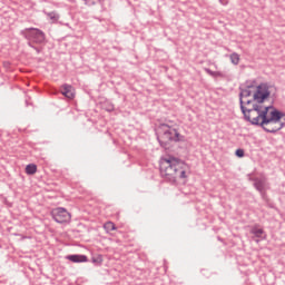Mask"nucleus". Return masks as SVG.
Segmentation results:
<instances>
[{
  "label": "nucleus",
  "instance_id": "ddd939ff",
  "mask_svg": "<svg viewBox=\"0 0 285 285\" xmlns=\"http://www.w3.org/2000/svg\"><path fill=\"white\" fill-rule=\"evenodd\" d=\"M46 14L48 19H50L51 23H57L61 17L57 11L46 12Z\"/></svg>",
  "mask_w": 285,
  "mask_h": 285
},
{
  "label": "nucleus",
  "instance_id": "6e6552de",
  "mask_svg": "<svg viewBox=\"0 0 285 285\" xmlns=\"http://www.w3.org/2000/svg\"><path fill=\"white\" fill-rule=\"evenodd\" d=\"M50 215L57 224H68L70 223V219H72V215H70L68 209L63 207L52 209Z\"/></svg>",
  "mask_w": 285,
  "mask_h": 285
},
{
  "label": "nucleus",
  "instance_id": "f03ea898",
  "mask_svg": "<svg viewBox=\"0 0 285 285\" xmlns=\"http://www.w3.org/2000/svg\"><path fill=\"white\" fill-rule=\"evenodd\" d=\"M156 137L159 146L161 148H165V150H168L171 144H179L181 141H186V136L179 134V130H177V128L167 124H160L158 126V128L156 129Z\"/></svg>",
  "mask_w": 285,
  "mask_h": 285
},
{
  "label": "nucleus",
  "instance_id": "0eeeda50",
  "mask_svg": "<svg viewBox=\"0 0 285 285\" xmlns=\"http://www.w3.org/2000/svg\"><path fill=\"white\" fill-rule=\"evenodd\" d=\"M239 106H240V112H243L244 119L245 121H250V115H253V110L252 108H246V106H244V99H247V97H252L253 95V90L250 89H244L242 87H239Z\"/></svg>",
  "mask_w": 285,
  "mask_h": 285
},
{
  "label": "nucleus",
  "instance_id": "5701e85b",
  "mask_svg": "<svg viewBox=\"0 0 285 285\" xmlns=\"http://www.w3.org/2000/svg\"><path fill=\"white\" fill-rule=\"evenodd\" d=\"M235 155H236V157L242 159V157H244V155H245V151H244V149L238 148V149H236Z\"/></svg>",
  "mask_w": 285,
  "mask_h": 285
},
{
  "label": "nucleus",
  "instance_id": "f257e3e1",
  "mask_svg": "<svg viewBox=\"0 0 285 285\" xmlns=\"http://www.w3.org/2000/svg\"><path fill=\"white\" fill-rule=\"evenodd\" d=\"M160 177L169 184H177V179H188L186 163L175 156L163 157L159 160Z\"/></svg>",
  "mask_w": 285,
  "mask_h": 285
},
{
  "label": "nucleus",
  "instance_id": "dca6fc26",
  "mask_svg": "<svg viewBox=\"0 0 285 285\" xmlns=\"http://www.w3.org/2000/svg\"><path fill=\"white\" fill-rule=\"evenodd\" d=\"M91 262L92 264H95V266H101V264H104V256L101 255L94 256L91 258Z\"/></svg>",
  "mask_w": 285,
  "mask_h": 285
},
{
  "label": "nucleus",
  "instance_id": "412c9836",
  "mask_svg": "<svg viewBox=\"0 0 285 285\" xmlns=\"http://www.w3.org/2000/svg\"><path fill=\"white\" fill-rule=\"evenodd\" d=\"M27 46H29V48H32L33 50H36L37 55L41 53V48L32 45V42H27Z\"/></svg>",
  "mask_w": 285,
  "mask_h": 285
},
{
  "label": "nucleus",
  "instance_id": "bb28decb",
  "mask_svg": "<svg viewBox=\"0 0 285 285\" xmlns=\"http://www.w3.org/2000/svg\"><path fill=\"white\" fill-rule=\"evenodd\" d=\"M26 106H27V107H28V106H32V102H30L29 99H26Z\"/></svg>",
  "mask_w": 285,
  "mask_h": 285
},
{
  "label": "nucleus",
  "instance_id": "423d86ee",
  "mask_svg": "<svg viewBox=\"0 0 285 285\" xmlns=\"http://www.w3.org/2000/svg\"><path fill=\"white\" fill-rule=\"evenodd\" d=\"M271 97V86L268 82H262L256 87V91L253 95V101L256 104H264L266 99Z\"/></svg>",
  "mask_w": 285,
  "mask_h": 285
},
{
  "label": "nucleus",
  "instance_id": "39448f33",
  "mask_svg": "<svg viewBox=\"0 0 285 285\" xmlns=\"http://www.w3.org/2000/svg\"><path fill=\"white\" fill-rule=\"evenodd\" d=\"M273 106H267V107H263L262 105L259 104H253L252 105V112H257V116L252 118L249 116V120H246L248 121L252 126H258L259 124H262V121H264L265 118L268 117V112L269 110H273ZM261 119V121H259Z\"/></svg>",
  "mask_w": 285,
  "mask_h": 285
},
{
  "label": "nucleus",
  "instance_id": "f3484780",
  "mask_svg": "<svg viewBox=\"0 0 285 285\" xmlns=\"http://www.w3.org/2000/svg\"><path fill=\"white\" fill-rule=\"evenodd\" d=\"M104 228L107 233H111V230H116L117 227L115 226V223L112 222H107L105 225H104Z\"/></svg>",
  "mask_w": 285,
  "mask_h": 285
},
{
  "label": "nucleus",
  "instance_id": "aec40b11",
  "mask_svg": "<svg viewBox=\"0 0 285 285\" xmlns=\"http://www.w3.org/2000/svg\"><path fill=\"white\" fill-rule=\"evenodd\" d=\"M212 77H214V79H217V78L225 79L226 73H224L222 71H214Z\"/></svg>",
  "mask_w": 285,
  "mask_h": 285
},
{
  "label": "nucleus",
  "instance_id": "20e7f679",
  "mask_svg": "<svg viewBox=\"0 0 285 285\" xmlns=\"http://www.w3.org/2000/svg\"><path fill=\"white\" fill-rule=\"evenodd\" d=\"M21 37L27 39L28 43H37L38 46H42V43H46V32H43L39 28L30 27L22 29L20 31Z\"/></svg>",
  "mask_w": 285,
  "mask_h": 285
},
{
  "label": "nucleus",
  "instance_id": "a878e982",
  "mask_svg": "<svg viewBox=\"0 0 285 285\" xmlns=\"http://www.w3.org/2000/svg\"><path fill=\"white\" fill-rule=\"evenodd\" d=\"M261 194L262 199H266V190L258 191Z\"/></svg>",
  "mask_w": 285,
  "mask_h": 285
},
{
  "label": "nucleus",
  "instance_id": "4468645a",
  "mask_svg": "<svg viewBox=\"0 0 285 285\" xmlns=\"http://www.w3.org/2000/svg\"><path fill=\"white\" fill-rule=\"evenodd\" d=\"M37 173V165L36 164H29L26 166V174L27 175H35Z\"/></svg>",
  "mask_w": 285,
  "mask_h": 285
},
{
  "label": "nucleus",
  "instance_id": "4be33fe9",
  "mask_svg": "<svg viewBox=\"0 0 285 285\" xmlns=\"http://www.w3.org/2000/svg\"><path fill=\"white\" fill-rule=\"evenodd\" d=\"M252 88H255V81H246L245 89L250 90Z\"/></svg>",
  "mask_w": 285,
  "mask_h": 285
},
{
  "label": "nucleus",
  "instance_id": "f8f14e48",
  "mask_svg": "<svg viewBox=\"0 0 285 285\" xmlns=\"http://www.w3.org/2000/svg\"><path fill=\"white\" fill-rule=\"evenodd\" d=\"M249 181H254V188H255L258 193H263V190H265V188H266V181H264V179H259V178H249Z\"/></svg>",
  "mask_w": 285,
  "mask_h": 285
},
{
  "label": "nucleus",
  "instance_id": "a211bd4d",
  "mask_svg": "<svg viewBox=\"0 0 285 285\" xmlns=\"http://www.w3.org/2000/svg\"><path fill=\"white\" fill-rule=\"evenodd\" d=\"M104 108L107 112H114L115 111V105H112V102H106L104 105Z\"/></svg>",
  "mask_w": 285,
  "mask_h": 285
},
{
  "label": "nucleus",
  "instance_id": "1a4fd4ad",
  "mask_svg": "<svg viewBox=\"0 0 285 285\" xmlns=\"http://www.w3.org/2000/svg\"><path fill=\"white\" fill-rule=\"evenodd\" d=\"M68 262H72V264H86L88 262V256L83 254H70L66 256Z\"/></svg>",
  "mask_w": 285,
  "mask_h": 285
},
{
  "label": "nucleus",
  "instance_id": "9b49d317",
  "mask_svg": "<svg viewBox=\"0 0 285 285\" xmlns=\"http://www.w3.org/2000/svg\"><path fill=\"white\" fill-rule=\"evenodd\" d=\"M61 95L67 99H75V91H72V85H68V83L62 85Z\"/></svg>",
  "mask_w": 285,
  "mask_h": 285
},
{
  "label": "nucleus",
  "instance_id": "7ed1b4c3",
  "mask_svg": "<svg viewBox=\"0 0 285 285\" xmlns=\"http://www.w3.org/2000/svg\"><path fill=\"white\" fill-rule=\"evenodd\" d=\"M285 117L283 111H279L277 108H273L264 120H261V124L257 125L258 128H262L264 132H269V135H275L279 132L282 128H285V122H282V118Z\"/></svg>",
  "mask_w": 285,
  "mask_h": 285
},
{
  "label": "nucleus",
  "instance_id": "393cba45",
  "mask_svg": "<svg viewBox=\"0 0 285 285\" xmlns=\"http://www.w3.org/2000/svg\"><path fill=\"white\" fill-rule=\"evenodd\" d=\"M204 70H205V72H206L207 75H209V77H213L214 71H213L212 69L205 68Z\"/></svg>",
  "mask_w": 285,
  "mask_h": 285
},
{
  "label": "nucleus",
  "instance_id": "cd10ccee",
  "mask_svg": "<svg viewBox=\"0 0 285 285\" xmlns=\"http://www.w3.org/2000/svg\"><path fill=\"white\" fill-rule=\"evenodd\" d=\"M219 3H224V0H219Z\"/></svg>",
  "mask_w": 285,
  "mask_h": 285
},
{
  "label": "nucleus",
  "instance_id": "9d476101",
  "mask_svg": "<svg viewBox=\"0 0 285 285\" xmlns=\"http://www.w3.org/2000/svg\"><path fill=\"white\" fill-rule=\"evenodd\" d=\"M250 235H254L257 239H266V232H264V228L259 227V225H254L250 230Z\"/></svg>",
  "mask_w": 285,
  "mask_h": 285
},
{
  "label": "nucleus",
  "instance_id": "6ab92c4d",
  "mask_svg": "<svg viewBox=\"0 0 285 285\" xmlns=\"http://www.w3.org/2000/svg\"><path fill=\"white\" fill-rule=\"evenodd\" d=\"M85 6H97V3H101V0H82Z\"/></svg>",
  "mask_w": 285,
  "mask_h": 285
},
{
  "label": "nucleus",
  "instance_id": "2eb2a0df",
  "mask_svg": "<svg viewBox=\"0 0 285 285\" xmlns=\"http://www.w3.org/2000/svg\"><path fill=\"white\" fill-rule=\"evenodd\" d=\"M229 59L234 66H239V53L233 52L229 55Z\"/></svg>",
  "mask_w": 285,
  "mask_h": 285
},
{
  "label": "nucleus",
  "instance_id": "b1692460",
  "mask_svg": "<svg viewBox=\"0 0 285 285\" xmlns=\"http://www.w3.org/2000/svg\"><path fill=\"white\" fill-rule=\"evenodd\" d=\"M255 101H256V100H253V99H250V100H244V106H250V104H256Z\"/></svg>",
  "mask_w": 285,
  "mask_h": 285
}]
</instances>
